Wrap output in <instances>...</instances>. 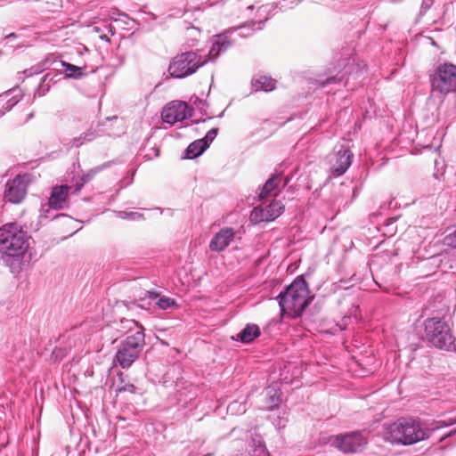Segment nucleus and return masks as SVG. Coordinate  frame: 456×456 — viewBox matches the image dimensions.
<instances>
[{"mask_svg": "<svg viewBox=\"0 0 456 456\" xmlns=\"http://www.w3.org/2000/svg\"><path fill=\"white\" fill-rule=\"evenodd\" d=\"M447 426L449 424L444 420L427 424L416 418H400L387 428V439L393 444L412 445L428 439L435 431Z\"/></svg>", "mask_w": 456, "mask_h": 456, "instance_id": "1", "label": "nucleus"}, {"mask_svg": "<svg viewBox=\"0 0 456 456\" xmlns=\"http://www.w3.org/2000/svg\"><path fill=\"white\" fill-rule=\"evenodd\" d=\"M29 238L16 223L6 224L0 228V259L12 273L21 269Z\"/></svg>", "mask_w": 456, "mask_h": 456, "instance_id": "2", "label": "nucleus"}, {"mask_svg": "<svg viewBox=\"0 0 456 456\" xmlns=\"http://www.w3.org/2000/svg\"><path fill=\"white\" fill-rule=\"evenodd\" d=\"M309 293L306 281L297 277L276 297L281 314L293 319L301 316L310 304Z\"/></svg>", "mask_w": 456, "mask_h": 456, "instance_id": "3", "label": "nucleus"}, {"mask_svg": "<svg viewBox=\"0 0 456 456\" xmlns=\"http://www.w3.org/2000/svg\"><path fill=\"white\" fill-rule=\"evenodd\" d=\"M263 21H251L250 23L244 24L238 27H232L225 31L216 35L213 37L212 45L209 49L210 59L216 60L222 53H225L232 47L236 38L233 37L235 34L240 37H248L253 34L254 31L261 29Z\"/></svg>", "mask_w": 456, "mask_h": 456, "instance_id": "4", "label": "nucleus"}, {"mask_svg": "<svg viewBox=\"0 0 456 456\" xmlns=\"http://www.w3.org/2000/svg\"><path fill=\"white\" fill-rule=\"evenodd\" d=\"M423 325L425 337L432 346L445 351L455 349V338L444 318L430 317Z\"/></svg>", "mask_w": 456, "mask_h": 456, "instance_id": "5", "label": "nucleus"}, {"mask_svg": "<svg viewBox=\"0 0 456 456\" xmlns=\"http://www.w3.org/2000/svg\"><path fill=\"white\" fill-rule=\"evenodd\" d=\"M366 68L363 61H361L356 56H350L348 58L339 60L338 66L333 68V70L329 69L327 77H319L316 83L319 87L325 88L331 85H340L343 83L346 76L360 75Z\"/></svg>", "mask_w": 456, "mask_h": 456, "instance_id": "6", "label": "nucleus"}, {"mask_svg": "<svg viewBox=\"0 0 456 456\" xmlns=\"http://www.w3.org/2000/svg\"><path fill=\"white\" fill-rule=\"evenodd\" d=\"M210 59L208 53L204 58L196 52H185L176 55L169 64L168 72L172 77L184 78L194 74L200 67L208 61H215Z\"/></svg>", "mask_w": 456, "mask_h": 456, "instance_id": "7", "label": "nucleus"}, {"mask_svg": "<svg viewBox=\"0 0 456 456\" xmlns=\"http://www.w3.org/2000/svg\"><path fill=\"white\" fill-rule=\"evenodd\" d=\"M430 84L432 94L442 98L456 91V65L449 62L438 65L430 76Z\"/></svg>", "mask_w": 456, "mask_h": 456, "instance_id": "8", "label": "nucleus"}, {"mask_svg": "<svg viewBox=\"0 0 456 456\" xmlns=\"http://www.w3.org/2000/svg\"><path fill=\"white\" fill-rule=\"evenodd\" d=\"M145 346V335L126 337L120 342L114 362L122 369L129 368L140 356Z\"/></svg>", "mask_w": 456, "mask_h": 456, "instance_id": "9", "label": "nucleus"}, {"mask_svg": "<svg viewBox=\"0 0 456 456\" xmlns=\"http://www.w3.org/2000/svg\"><path fill=\"white\" fill-rule=\"evenodd\" d=\"M29 174H19L5 184L4 199L12 204H20L25 199L30 183Z\"/></svg>", "mask_w": 456, "mask_h": 456, "instance_id": "10", "label": "nucleus"}, {"mask_svg": "<svg viewBox=\"0 0 456 456\" xmlns=\"http://www.w3.org/2000/svg\"><path fill=\"white\" fill-rule=\"evenodd\" d=\"M330 441L334 447L345 453L358 452L367 444L366 438L358 431L332 436Z\"/></svg>", "mask_w": 456, "mask_h": 456, "instance_id": "11", "label": "nucleus"}, {"mask_svg": "<svg viewBox=\"0 0 456 456\" xmlns=\"http://www.w3.org/2000/svg\"><path fill=\"white\" fill-rule=\"evenodd\" d=\"M192 115V110L184 102H172L163 108L161 118L164 123L170 126L182 122Z\"/></svg>", "mask_w": 456, "mask_h": 456, "instance_id": "12", "label": "nucleus"}, {"mask_svg": "<svg viewBox=\"0 0 456 456\" xmlns=\"http://www.w3.org/2000/svg\"><path fill=\"white\" fill-rule=\"evenodd\" d=\"M218 134V128H211L206 135L191 142L184 151L183 158L194 159L200 157L209 147Z\"/></svg>", "mask_w": 456, "mask_h": 456, "instance_id": "13", "label": "nucleus"}, {"mask_svg": "<svg viewBox=\"0 0 456 456\" xmlns=\"http://www.w3.org/2000/svg\"><path fill=\"white\" fill-rule=\"evenodd\" d=\"M353 153L347 146L343 144L335 148L334 159L335 161L331 167L332 173L336 176H340L346 173L352 164Z\"/></svg>", "mask_w": 456, "mask_h": 456, "instance_id": "14", "label": "nucleus"}, {"mask_svg": "<svg viewBox=\"0 0 456 456\" xmlns=\"http://www.w3.org/2000/svg\"><path fill=\"white\" fill-rule=\"evenodd\" d=\"M115 330L117 338L126 336H134L135 334L145 335L143 326L134 319L123 318L118 322H114L110 326Z\"/></svg>", "mask_w": 456, "mask_h": 456, "instance_id": "15", "label": "nucleus"}, {"mask_svg": "<svg viewBox=\"0 0 456 456\" xmlns=\"http://www.w3.org/2000/svg\"><path fill=\"white\" fill-rule=\"evenodd\" d=\"M235 231L232 227L222 228L209 242V249L213 252L224 251L234 240Z\"/></svg>", "mask_w": 456, "mask_h": 456, "instance_id": "16", "label": "nucleus"}, {"mask_svg": "<svg viewBox=\"0 0 456 456\" xmlns=\"http://www.w3.org/2000/svg\"><path fill=\"white\" fill-rule=\"evenodd\" d=\"M71 188V186L67 184L53 187L48 200L49 207L56 210L64 208L69 191Z\"/></svg>", "mask_w": 456, "mask_h": 456, "instance_id": "17", "label": "nucleus"}, {"mask_svg": "<svg viewBox=\"0 0 456 456\" xmlns=\"http://www.w3.org/2000/svg\"><path fill=\"white\" fill-rule=\"evenodd\" d=\"M21 98V90L18 87H13L0 94V118L11 110Z\"/></svg>", "mask_w": 456, "mask_h": 456, "instance_id": "18", "label": "nucleus"}, {"mask_svg": "<svg viewBox=\"0 0 456 456\" xmlns=\"http://www.w3.org/2000/svg\"><path fill=\"white\" fill-rule=\"evenodd\" d=\"M113 163L114 161H107L100 166L91 168L86 174H83L82 175L78 176L77 179L75 180L73 178L71 182V187H73L74 189L73 193H77L78 191H80L82 187L90 181H92L98 173L110 167Z\"/></svg>", "mask_w": 456, "mask_h": 456, "instance_id": "19", "label": "nucleus"}, {"mask_svg": "<svg viewBox=\"0 0 456 456\" xmlns=\"http://www.w3.org/2000/svg\"><path fill=\"white\" fill-rule=\"evenodd\" d=\"M261 335L258 325L255 323H247L246 326L232 339L242 344H250Z\"/></svg>", "mask_w": 456, "mask_h": 456, "instance_id": "20", "label": "nucleus"}, {"mask_svg": "<svg viewBox=\"0 0 456 456\" xmlns=\"http://www.w3.org/2000/svg\"><path fill=\"white\" fill-rule=\"evenodd\" d=\"M277 81L265 75H256L250 81L251 90L254 93L264 91L272 92L276 88Z\"/></svg>", "mask_w": 456, "mask_h": 456, "instance_id": "21", "label": "nucleus"}, {"mask_svg": "<svg viewBox=\"0 0 456 456\" xmlns=\"http://www.w3.org/2000/svg\"><path fill=\"white\" fill-rule=\"evenodd\" d=\"M102 134V133L91 126L86 132L81 134L78 137L74 138L71 141V146L78 148L86 142H91L96 137L101 136Z\"/></svg>", "mask_w": 456, "mask_h": 456, "instance_id": "22", "label": "nucleus"}, {"mask_svg": "<svg viewBox=\"0 0 456 456\" xmlns=\"http://www.w3.org/2000/svg\"><path fill=\"white\" fill-rule=\"evenodd\" d=\"M280 181L281 175H272L261 187V191L259 193L260 200H263L264 198H266L268 195H270V193L278 186Z\"/></svg>", "mask_w": 456, "mask_h": 456, "instance_id": "23", "label": "nucleus"}, {"mask_svg": "<svg viewBox=\"0 0 456 456\" xmlns=\"http://www.w3.org/2000/svg\"><path fill=\"white\" fill-rule=\"evenodd\" d=\"M281 391L280 388L269 387L266 389V403L269 404L268 410L272 411L281 403Z\"/></svg>", "mask_w": 456, "mask_h": 456, "instance_id": "24", "label": "nucleus"}, {"mask_svg": "<svg viewBox=\"0 0 456 456\" xmlns=\"http://www.w3.org/2000/svg\"><path fill=\"white\" fill-rule=\"evenodd\" d=\"M265 209L269 220L273 221L283 213L285 207L281 201L273 200Z\"/></svg>", "mask_w": 456, "mask_h": 456, "instance_id": "25", "label": "nucleus"}, {"mask_svg": "<svg viewBox=\"0 0 456 456\" xmlns=\"http://www.w3.org/2000/svg\"><path fill=\"white\" fill-rule=\"evenodd\" d=\"M61 64L65 69L67 72L66 77L68 78L79 79L85 75L84 69L81 67L76 66L69 62H66L64 61H61Z\"/></svg>", "mask_w": 456, "mask_h": 456, "instance_id": "26", "label": "nucleus"}, {"mask_svg": "<svg viewBox=\"0 0 456 456\" xmlns=\"http://www.w3.org/2000/svg\"><path fill=\"white\" fill-rule=\"evenodd\" d=\"M250 220L253 223L271 222L265 208H255L250 214Z\"/></svg>", "mask_w": 456, "mask_h": 456, "instance_id": "27", "label": "nucleus"}, {"mask_svg": "<svg viewBox=\"0 0 456 456\" xmlns=\"http://www.w3.org/2000/svg\"><path fill=\"white\" fill-rule=\"evenodd\" d=\"M116 216L121 219H127L131 221L143 220L144 216L139 212L134 211H115Z\"/></svg>", "mask_w": 456, "mask_h": 456, "instance_id": "28", "label": "nucleus"}, {"mask_svg": "<svg viewBox=\"0 0 456 456\" xmlns=\"http://www.w3.org/2000/svg\"><path fill=\"white\" fill-rule=\"evenodd\" d=\"M176 305L175 300L173 298H170L168 297H160L158 301L156 302V305H158L159 308L167 310L169 308L174 307Z\"/></svg>", "mask_w": 456, "mask_h": 456, "instance_id": "29", "label": "nucleus"}, {"mask_svg": "<svg viewBox=\"0 0 456 456\" xmlns=\"http://www.w3.org/2000/svg\"><path fill=\"white\" fill-rule=\"evenodd\" d=\"M251 456H271L265 445L261 442L255 446Z\"/></svg>", "mask_w": 456, "mask_h": 456, "instance_id": "30", "label": "nucleus"}, {"mask_svg": "<svg viewBox=\"0 0 456 456\" xmlns=\"http://www.w3.org/2000/svg\"><path fill=\"white\" fill-rule=\"evenodd\" d=\"M444 244L456 248V230L444 237Z\"/></svg>", "mask_w": 456, "mask_h": 456, "instance_id": "31", "label": "nucleus"}, {"mask_svg": "<svg viewBox=\"0 0 456 456\" xmlns=\"http://www.w3.org/2000/svg\"><path fill=\"white\" fill-rule=\"evenodd\" d=\"M118 392H129L131 394H135L137 392V387L133 384H125L118 387Z\"/></svg>", "mask_w": 456, "mask_h": 456, "instance_id": "32", "label": "nucleus"}, {"mask_svg": "<svg viewBox=\"0 0 456 456\" xmlns=\"http://www.w3.org/2000/svg\"><path fill=\"white\" fill-rule=\"evenodd\" d=\"M434 4V0H423L420 6V14H425Z\"/></svg>", "mask_w": 456, "mask_h": 456, "instance_id": "33", "label": "nucleus"}, {"mask_svg": "<svg viewBox=\"0 0 456 456\" xmlns=\"http://www.w3.org/2000/svg\"><path fill=\"white\" fill-rule=\"evenodd\" d=\"M155 209L159 210L160 214H165L169 217H172L175 215V209L170 208H162L158 207Z\"/></svg>", "mask_w": 456, "mask_h": 456, "instance_id": "34", "label": "nucleus"}, {"mask_svg": "<svg viewBox=\"0 0 456 456\" xmlns=\"http://www.w3.org/2000/svg\"><path fill=\"white\" fill-rule=\"evenodd\" d=\"M53 57L52 56H48L45 59V61H43L42 63V68L40 70H37L35 71L34 73H38L42 70H44L45 69H47L52 63H53Z\"/></svg>", "mask_w": 456, "mask_h": 456, "instance_id": "35", "label": "nucleus"}, {"mask_svg": "<svg viewBox=\"0 0 456 456\" xmlns=\"http://www.w3.org/2000/svg\"><path fill=\"white\" fill-rule=\"evenodd\" d=\"M104 30H107L112 36L115 34V28L111 24L105 25Z\"/></svg>", "mask_w": 456, "mask_h": 456, "instance_id": "36", "label": "nucleus"}, {"mask_svg": "<svg viewBox=\"0 0 456 456\" xmlns=\"http://www.w3.org/2000/svg\"><path fill=\"white\" fill-rule=\"evenodd\" d=\"M148 297L150 299H157L159 297V293L155 291H147Z\"/></svg>", "mask_w": 456, "mask_h": 456, "instance_id": "37", "label": "nucleus"}, {"mask_svg": "<svg viewBox=\"0 0 456 456\" xmlns=\"http://www.w3.org/2000/svg\"><path fill=\"white\" fill-rule=\"evenodd\" d=\"M143 301H144V299H140L141 303H133V305H134L138 308L146 309V306L144 305Z\"/></svg>", "mask_w": 456, "mask_h": 456, "instance_id": "38", "label": "nucleus"}, {"mask_svg": "<svg viewBox=\"0 0 456 456\" xmlns=\"http://www.w3.org/2000/svg\"><path fill=\"white\" fill-rule=\"evenodd\" d=\"M456 432V430L454 431H451L445 435H444L440 439H439V442H443L444 440H445L447 437H450L452 436L454 433Z\"/></svg>", "mask_w": 456, "mask_h": 456, "instance_id": "39", "label": "nucleus"}, {"mask_svg": "<svg viewBox=\"0 0 456 456\" xmlns=\"http://www.w3.org/2000/svg\"><path fill=\"white\" fill-rule=\"evenodd\" d=\"M51 80H53V77H51V74H49V73L45 74L42 78L43 83L51 81Z\"/></svg>", "mask_w": 456, "mask_h": 456, "instance_id": "40", "label": "nucleus"}, {"mask_svg": "<svg viewBox=\"0 0 456 456\" xmlns=\"http://www.w3.org/2000/svg\"><path fill=\"white\" fill-rule=\"evenodd\" d=\"M441 165L442 168L444 167V160L441 159H436L435 160V167L438 170V167Z\"/></svg>", "mask_w": 456, "mask_h": 456, "instance_id": "41", "label": "nucleus"}, {"mask_svg": "<svg viewBox=\"0 0 456 456\" xmlns=\"http://www.w3.org/2000/svg\"><path fill=\"white\" fill-rule=\"evenodd\" d=\"M99 37L102 41L110 42V38H109V37L106 34H102V35H100Z\"/></svg>", "mask_w": 456, "mask_h": 456, "instance_id": "42", "label": "nucleus"}, {"mask_svg": "<svg viewBox=\"0 0 456 456\" xmlns=\"http://www.w3.org/2000/svg\"><path fill=\"white\" fill-rule=\"evenodd\" d=\"M16 37H17V35L15 33H11V34L5 36L4 39L10 40V39H13Z\"/></svg>", "mask_w": 456, "mask_h": 456, "instance_id": "43", "label": "nucleus"}, {"mask_svg": "<svg viewBox=\"0 0 456 456\" xmlns=\"http://www.w3.org/2000/svg\"><path fill=\"white\" fill-rule=\"evenodd\" d=\"M106 121H112V120H118V118L117 116H112V117H107L105 118Z\"/></svg>", "mask_w": 456, "mask_h": 456, "instance_id": "44", "label": "nucleus"}, {"mask_svg": "<svg viewBox=\"0 0 456 456\" xmlns=\"http://www.w3.org/2000/svg\"><path fill=\"white\" fill-rule=\"evenodd\" d=\"M94 30L95 32H98V33H99V32H101V31H103L104 29L101 28L100 27L95 26V27H94Z\"/></svg>", "mask_w": 456, "mask_h": 456, "instance_id": "45", "label": "nucleus"}, {"mask_svg": "<svg viewBox=\"0 0 456 456\" xmlns=\"http://www.w3.org/2000/svg\"><path fill=\"white\" fill-rule=\"evenodd\" d=\"M33 116H34V113H29L28 115V118H27L26 121H28L29 119H31L33 118Z\"/></svg>", "mask_w": 456, "mask_h": 456, "instance_id": "46", "label": "nucleus"}, {"mask_svg": "<svg viewBox=\"0 0 456 456\" xmlns=\"http://www.w3.org/2000/svg\"><path fill=\"white\" fill-rule=\"evenodd\" d=\"M248 10H253V9H254V5H253V4L248 5Z\"/></svg>", "mask_w": 456, "mask_h": 456, "instance_id": "47", "label": "nucleus"}, {"mask_svg": "<svg viewBox=\"0 0 456 456\" xmlns=\"http://www.w3.org/2000/svg\"><path fill=\"white\" fill-rule=\"evenodd\" d=\"M118 14L126 17V15L125 13H118Z\"/></svg>", "mask_w": 456, "mask_h": 456, "instance_id": "48", "label": "nucleus"}, {"mask_svg": "<svg viewBox=\"0 0 456 456\" xmlns=\"http://www.w3.org/2000/svg\"><path fill=\"white\" fill-rule=\"evenodd\" d=\"M98 126H103V123L99 122V123H98Z\"/></svg>", "mask_w": 456, "mask_h": 456, "instance_id": "49", "label": "nucleus"}, {"mask_svg": "<svg viewBox=\"0 0 456 456\" xmlns=\"http://www.w3.org/2000/svg\"><path fill=\"white\" fill-rule=\"evenodd\" d=\"M434 175L436 176V178H438L437 173H435Z\"/></svg>", "mask_w": 456, "mask_h": 456, "instance_id": "50", "label": "nucleus"}, {"mask_svg": "<svg viewBox=\"0 0 456 456\" xmlns=\"http://www.w3.org/2000/svg\"><path fill=\"white\" fill-rule=\"evenodd\" d=\"M337 326L338 327V330H343V329H342L340 326H338V324H337Z\"/></svg>", "mask_w": 456, "mask_h": 456, "instance_id": "51", "label": "nucleus"}, {"mask_svg": "<svg viewBox=\"0 0 456 456\" xmlns=\"http://www.w3.org/2000/svg\"><path fill=\"white\" fill-rule=\"evenodd\" d=\"M44 94H45L44 92L42 94L39 93L38 95L42 96V95H44Z\"/></svg>", "mask_w": 456, "mask_h": 456, "instance_id": "52", "label": "nucleus"}]
</instances>
